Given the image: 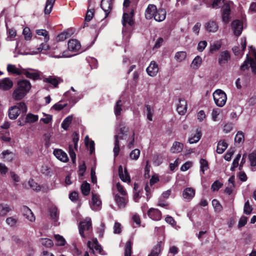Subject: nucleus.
I'll return each mask as SVG.
<instances>
[{"instance_id": "nucleus-19", "label": "nucleus", "mask_w": 256, "mask_h": 256, "mask_svg": "<svg viewBox=\"0 0 256 256\" xmlns=\"http://www.w3.org/2000/svg\"><path fill=\"white\" fill-rule=\"evenodd\" d=\"M158 72V64L154 61L150 62L148 66L146 68L148 74L150 76H154Z\"/></svg>"}, {"instance_id": "nucleus-48", "label": "nucleus", "mask_w": 256, "mask_h": 256, "mask_svg": "<svg viewBox=\"0 0 256 256\" xmlns=\"http://www.w3.org/2000/svg\"><path fill=\"white\" fill-rule=\"evenodd\" d=\"M72 120V116H68L63 120L62 124V127L65 130H66L68 128L70 124H71Z\"/></svg>"}, {"instance_id": "nucleus-54", "label": "nucleus", "mask_w": 256, "mask_h": 256, "mask_svg": "<svg viewBox=\"0 0 256 256\" xmlns=\"http://www.w3.org/2000/svg\"><path fill=\"white\" fill-rule=\"evenodd\" d=\"M221 47V43L218 41L214 42L210 44V52L212 53L218 51Z\"/></svg>"}, {"instance_id": "nucleus-59", "label": "nucleus", "mask_w": 256, "mask_h": 256, "mask_svg": "<svg viewBox=\"0 0 256 256\" xmlns=\"http://www.w3.org/2000/svg\"><path fill=\"white\" fill-rule=\"evenodd\" d=\"M54 238L56 241V244L60 246H63L66 244V240L61 236L59 234H55Z\"/></svg>"}, {"instance_id": "nucleus-49", "label": "nucleus", "mask_w": 256, "mask_h": 256, "mask_svg": "<svg viewBox=\"0 0 256 256\" xmlns=\"http://www.w3.org/2000/svg\"><path fill=\"white\" fill-rule=\"evenodd\" d=\"M248 158L251 166H256V151L252 152L250 154Z\"/></svg>"}, {"instance_id": "nucleus-6", "label": "nucleus", "mask_w": 256, "mask_h": 256, "mask_svg": "<svg viewBox=\"0 0 256 256\" xmlns=\"http://www.w3.org/2000/svg\"><path fill=\"white\" fill-rule=\"evenodd\" d=\"M47 42H44L42 43L40 46L36 49V50L31 52L29 53L26 54H36L40 52H42V54H46L48 50H54L56 49L54 48H50L48 44H47Z\"/></svg>"}, {"instance_id": "nucleus-37", "label": "nucleus", "mask_w": 256, "mask_h": 256, "mask_svg": "<svg viewBox=\"0 0 256 256\" xmlns=\"http://www.w3.org/2000/svg\"><path fill=\"white\" fill-rule=\"evenodd\" d=\"M39 242L40 244L46 248H50L53 245L54 243L52 240L48 238H42L39 240Z\"/></svg>"}, {"instance_id": "nucleus-60", "label": "nucleus", "mask_w": 256, "mask_h": 256, "mask_svg": "<svg viewBox=\"0 0 256 256\" xmlns=\"http://www.w3.org/2000/svg\"><path fill=\"white\" fill-rule=\"evenodd\" d=\"M28 184L34 190L39 191L41 189V187L36 182H34L33 180H30L28 181Z\"/></svg>"}, {"instance_id": "nucleus-27", "label": "nucleus", "mask_w": 256, "mask_h": 256, "mask_svg": "<svg viewBox=\"0 0 256 256\" xmlns=\"http://www.w3.org/2000/svg\"><path fill=\"white\" fill-rule=\"evenodd\" d=\"M1 158L6 162H12L15 158V154L12 151L6 150L2 152L0 154Z\"/></svg>"}, {"instance_id": "nucleus-62", "label": "nucleus", "mask_w": 256, "mask_h": 256, "mask_svg": "<svg viewBox=\"0 0 256 256\" xmlns=\"http://www.w3.org/2000/svg\"><path fill=\"white\" fill-rule=\"evenodd\" d=\"M252 208L250 204L249 200H248L244 204V212L246 214H250L252 212Z\"/></svg>"}, {"instance_id": "nucleus-40", "label": "nucleus", "mask_w": 256, "mask_h": 256, "mask_svg": "<svg viewBox=\"0 0 256 256\" xmlns=\"http://www.w3.org/2000/svg\"><path fill=\"white\" fill-rule=\"evenodd\" d=\"M115 200L120 208H124L125 207L126 203V200L125 198L116 195L115 196Z\"/></svg>"}, {"instance_id": "nucleus-44", "label": "nucleus", "mask_w": 256, "mask_h": 256, "mask_svg": "<svg viewBox=\"0 0 256 256\" xmlns=\"http://www.w3.org/2000/svg\"><path fill=\"white\" fill-rule=\"evenodd\" d=\"M186 56V52L183 51H180L176 53L174 58L176 61L180 62L184 60Z\"/></svg>"}, {"instance_id": "nucleus-31", "label": "nucleus", "mask_w": 256, "mask_h": 256, "mask_svg": "<svg viewBox=\"0 0 256 256\" xmlns=\"http://www.w3.org/2000/svg\"><path fill=\"white\" fill-rule=\"evenodd\" d=\"M23 68H19L14 64H8L7 66L8 72L16 75H20L22 74Z\"/></svg>"}, {"instance_id": "nucleus-51", "label": "nucleus", "mask_w": 256, "mask_h": 256, "mask_svg": "<svg viewBox=\"0 0 256 256\" xmlns=\"http://www.w3.org/2000/svg\"><path fill=\"white\" fill-rule=\"evenodd\" d=\"M200 172L204 174V172L208 168V162L204 158H201L200 161Z\"/></svg>"}, {"instance_id": "nucleus-20", "label": "nucleus", "mask_w": 256, "mask_h": 256, "mask_svg": "<svg viewBox=\"0 0 256 256\" xmlns=\"http://www.w3.org/2000/svg\"><path fill=\"white\" fill-rule=\"evenodd\" d=\"M148 216L154 220H160L162 218L160 212L156 208H151L148 212Z\"/></svg>"}, {"instance_id": "nucleus-25", "label": "nucleus", "mask_w": 256, "mask_h": 256, "mask_svg": "<svg viewBox=\"0 0 256 256\" xmlns=\"http://www.w3.org/2000/svg\"><path fill=\"white\" fill-rule=\"evenodd\" d=\"M180 115H184L187 110V102L184 100H180L176 108Z\"/></svg>"}, {"instance_id": "nucleus-45", "label": "nucleus", "mask_w": 256, "mask_h": 256, "mask_svg": "<svg viewBox=\"0 0 256 256\" xmlns=\"http://www.w3.org/2000/svg\"><path fill=\"white\" fill-rule=\"evenodd\" d=\"M50 214L51 218L53 219L54 220L56 221L58 216L57 208L55 206H52L50 209Z\"/></svg>"}, {"instance_id": "nucleus-21", "label": "nucleus", "mask_w": 256, "mask_h": 256, "mask_svg": "<svg viewBox=\"0 0 256 256\" xmlns=\"http://www.w3.org/2000/svg\"><path fill=\"white\" fill-rule=\"evenodd\" d=\"M28 78L33 80H36L40 78V74L35 70L31 69H24L22 74Z\"/></svg>"}, {"instance_id": "nucleus-50", "label": "nucleus", "mask_w": 256, "mask_h": 256, "mask_svg": "<svg viewBox=\"0 0 256 256\" xmlns=\"http://www.w3.org/2000/svg\"><path fill=\"white\" fill-rule=\"evenodd\" d=\"M132 242L130 240L127 242L125 246L124 256H131L132 252Z\"/></svg>"}, {"instance_id": "nucleus-53", "label": "nucleus", "mask_w": 256, "mask_h": 256, "mask_svg": "<svg viewBox=\"0 0 256 256\" xmlns=\"http://www.w3.org/2000/svg\"><path fill=\"white\" fill-rule=\"evenodd\" d=\"M244 134L242 132H238L235 136L234 141L236 144H242L244 141Z\"/></svg>"}, {"instance_id": "nucleus-1", "label": "nucleus", "mask_w": 256, "mask_h": 256, "mask_svg": "<svg viewBox=\"0 0 256 256\" xmlns=\"http://www.w3.org/2000/svg\"><path fill=\"white\" fill-rule=\"evenodd\" d=\"M31 88L30 82L26 80L18 81L17 86L12 93V98L16 100L23 98Z\"/></svg>"}, {"instance_id": "nucleus-22", "label": "nucleus", "mask_w": 256, "mask_h": 256, "mask_svg": "<svg viewBox=\"0 0 256 256\" xmlns=\"http://www.w3.org/2000/svg\"><path fill=\"white\" fill-rule=\"evenodd\" d=\"M13 86L12 81L9 78H4L0 80V89L7 90L10 89Z\"/></svg>"}, {"instance_id": "nucleus-46", "label": "nucleus", "mask_w": 256, "mask_h": 256, "mask_svg": "<svg viewBox=\"0 0 256 256\" xmlns=\"http://www.w3.org/2000/svg\"><path fill=\"white\" fill-rule=\"evenodd\" d=\"M11 210L10 207L4 204H0V216H4Z\"/></svg>"}, {"instance_id": "nucleus-35", "label": "nucleus", "mask_w": 256, "mask_h": 256, "mask_svg": "<svg viewBox=\"0 0 256 256\" xmlns=\"http://www.w3.org/2000/svg\"><path fill=\"white\" fill-rule=\"evenodd\" d=\"M202 136V132L201 130L199 129H197L196 130V134H194V136L188 139V142L190 144H195L198 142Z\"/></svg>"}, {"instance_id": "nucleus-34", "label": "nucleus", "mask_w": 256, "mask_h": 256, "mask_svg": "<svg viewBox=\"0 0 256 256\" xmlns=\"http://www.w3.org/2000/svg\"><path fill=\"white\" fill-rule=\"evenodd\" d=\"M183 148V144L175 142H174L172 147L170 148V151L172 153H178L180 152Z\"/></svg>"}, {"instance_id": "nucleus-36", "label": "nucleus", "mask_w": 256, "mask_h": 256, "mask_svg": "<svg viewBox=\"0 0 256 256\" xmlns=\"http://www.w3.org/2000/svg\"><path fill=\"white\" fill-rule=\"evenodd\" d=\"M228 144L226 142L222 140L218 142L216 148V152L219 154H222L228 147Z\"/></svg>"}, {"instance_id": "nucleus-47", "label": "nucleus", "mask_w": 256, "mask_h": 256, "mask_svg": "<svg viewBox=\"0 0 256 256\" xmlns=\"http://www.w3.org/2000/svg\"><path fill=\"white\" fill-rule=\"evenodd\" d=\"M36 34L38 36H44V42H48L50 38L48 34V32L46 30H36Z\"/></svg>"}, {"instance_id": "nucleus-17", "label": "nucleus", "mask_w": 256, "mask_h": 256, "mask_svg": "<svg viewBox=\"0 0 256 256\" xmlns=\"http://www.w3.org/2000/svg\"><path fill=\"white\" fill-rule=\"evenodd\" d=\"M157 8L155 5L150 4L145 11V17L147 20H150L154 16L157 12Z\"/></svg>"}, {"instance_id": "nucleus-18", "label": "nucleus", "mask_w": 256, "mask_h": 256, "mask_svg": "<svg viewBox=\"0 0 256 256\" xmlns=\"http://www.w3.org/2000/svg\"><path fill=\"white\" fill-rule=\"evenodd\" d=\"M54 156L60 160L66 162L68 160L67 154L60 149H56L53 152Z\"/></svg>"}, {"instance_id": "nucleus-24", "label": "nucleus", "mask_w": 256, "mask_h": 256, "mask_svg": "<svg viewBox=\"0 0 256 256\" xmlns=\"http://www.w3.org/2000/svg\"><path fill=\"white\" fill-rule=\"evenodd\" d=\"M88 246L92 252L96 250L99 253H100L102 252V248L98 244L96 238L93 239L92 242L88 241Z\"/></svg>"}, {"instance_id": "nucleus-15", "label": "nucleus", "mask_w": 256, "mask_h": 256, "mask_svg": "<svg viewBox=\"0 0 256 256\" xmlns=\"http://www.w3.org/2000/svg\"><path fill=\"white\" fill-rule=\"evenodd\" d=\"M80 44L76 40L72 39L68 42V48L69 51L78 52L80 48Z\"/></svg>"}, {"instance_id": "nucleus-10", "label": "nucleus", "mask_w": 256, "mask_h": 256, "mask_svg": "<svg viewBox=\"0 0 256 256\" xmlns=\"http://www.w3.org/2000/svg\"><path fill=\"white\" fill-rule=\"evenodd\" d=\"M21 212L24 216L30 222H33L36 220V218L31 210L27 206H23L21 208Z\"/></svg>"}, {"instance_id": "nucleus-13", "label": "nucleus", "mask_w": 256, "mask_h": 256, "mask_svg": "<svg viewBox=\"0 0 256 256\" xmlns=\"http://www.w3.org/2000/svg\"><path fill=\"white\" fill-rule=\"evenodd\" d=\"M118 170L119 177L122 181L128 183L130 182V178L126 168L123 170L122 166H120Z\"/></svg>"}, {"instance_id": "nucleus-55", "label": "nucleus", "mask_w": 256, "mask_h": 256, "mask_svg": "<svg viewBox=\"0 0 256 256\" xmlns=\"http://www.w3.org/2000/svg\"><path fill=\"white\" fill-rule=\"evenodd\" d=\"M140 155V150L138 148H136L130 152V157L132 160H137L139 158Z\"/></svg>"}, {"instance_id": "nucleus-58", "label": "nucleus", "mask_w": 256, "mask_h": 256, "mask_svg": "<svg viewBox=\"0 0 256 256\" xmlns=\"http://www.w3.org/2000/svg\"><path fill=\"white\" fill-rule=\"evenodd\" d=\"M17 222L18 219L13 216L8 218L6 220V224L11 227L14 226L17 223Z\"/></svg>"}, {"instance_id": "nucleus-33", "label": "nucleus", "mask_w": 256, "mask_h": 256, "mask_svg": "<svg viewBox=\"0 0 256 256\" xmlns=\"http://www.w3.org/2000/svg\"><path fill=\"white\" fill-rule=\"evenodd\" d=\"M162 250V242H158L155 246L151 251V252L148 256H159Z\"/></svg>"}, {"instance_id": "nucleus-64", "label": "nucleus", "mask_w": 256, "mask_h": 256, "mask_svg": "<svg viewBox=\"0 0 256 256\" xmlns=\"http://www.w3.org/2000/svg\"><path fill=\"white\" fill-rule=\"evenodd\" d=\"M220 112V110L218 108L214 109L212 112V119L214 121L218 120V116Z\"/></svg>"}, {"instance_id": "nucleus-3", "label": "nucleus", "mask_w": 256, "mask_h": 256, "mask_svg": "<svg viewBox=\"0 0 256 256\" xmlns=\"http://www.w3.org/2000/svg\"><path fill=\"white\" fill-rule=\"evenodd\" d=\"M79 233L84 238L88 237L92 232V221L90 218H86L80 222L78 225Z\"/></svg>"}, {"instance_id": "nucleus-43", "label": "nucleus", "mask_w": 256, "mask_h": 256, "mask_svg": "<svg viewBox=\"0 0 256 256\" xmlns=\"http://www.w3.org/2000/svg\"><path fill=\"white\" fill-rule=\"evenodd\" d=\"M202 62V58L199 56H196L192 61L190 66L193 69H197L200 66Z\"/></svg>"}, {"instance_id": "nucleus-41", "label": "nucleus", "mask_w": 256, "mask_h": 256, "mask_svg": "<svg viewBox=\"0 0 256 256\" xmlns=\"http://www.w3.org/2000/svg\"><path fill=\"white\" fill-rule=\"evenodd\" d=\"M90 184L86 182H83L81 185V191L84 196H88L90 192Z\"/></svg>"}, {"instance_id": "nucleus-38", "label": "nucleus", "mask_w": 256, "mask_h": 256, "mask_svg": "<svg viewBox=\"0 0 256 256\" xmlns=\"http://www.w3.org/2000/svg\"><path fill=\"white\" fill-rule=\"evenodd\" d=\"M70 92V91L66 92L64 94V96L66 97L68 96V100L70 101V102L71 103H72V104H75L76 103L82 98V96H81V95H78V96L70 95L69 96L68 95H69Z\"/></svg>"}, {"instance_id": "nucleus-9", "label": "nucleus", "mask_w": 256, "mask_h": 256, "mask_svg": "<svg viewBox=\"0 0 256 256\" xmlns=\"http://www.w3.org/2000/svg\"><path fill=\"white\" fill-rule=\"evenodd\" d=\"M232 28L234 34L239 36L241 34L243 30V24L240 20H235L232 23Z\"/></svg>"}, {"instance_id": "nucleus-42", "label": "nucleus", "mask_w": 256, "mask_h": 256, "mask_svg": "<svg viewBox=\"0 0 256 256\" xmlns=\"http://www.w3.org/2000/svg\"><path fill=\"white\" fill-rule=\"evenodd\" d=\"M25 119L26 123H33L38 121V115L28 113L26 115Z\"/></svg>"}, {"instance_id": "nucleus-61", "label": "nucleus", "mask_w": 256, "mask_h": 256, "mask_svg": "<svg viewBox=\"0 0 256 256\" xmlns=\"http://www.w3.org/2000/svg\"><path fill=\"white\" fill-rule=\"evenodd\" d=\"M212 205L216 212H219L222 210V206L216 200H213L212 201Z\"/></svg>"}, {"instance_id": "nucleus-63", "label": "nucleus", "mask_w": 256, "mask_h": 256, "mask_svg": "<svg viewBox=\"0 0 256 256\" xmlns=\"http://www.w3.org/2000/svg\"><path fill=\"white\" fill-rule=\"evenodd\" d=\"M69 154L72 158V160L73 162H74L76 158V154L74 152V150H76L72 145L69 146Z\"/></svg>"}, {"instance_id": "nucleus-23", "label": "nucleus", "mask_w": 256, "mask_h": 256, "mask_svg": "<svg viewBox=\"0 0 256 256\" xmlns=\"http://www.w3.org/2000/svg\"><path fill=\"white\" fill-rule=\"evenodd\" d=\"M166 12L164 8H160L157 10V12H156L153 18L154 20L160 22L164 20L166 17Z\"/></svg>"}, {"instance_id": "nucleus-39", "label": "nucleus", "mask_w": 256, "mask_h": 256, "mask_svg": "<svg viewBox=\"0 0 256 256\" xmlns=\"http://www.w3.org/2000/svg\"><path fill=\"white\" fill-rule=\"evenodd\" d=\"M56 0H47L44 8V13L48 14L51 12Z\"/></svg>"}, {"instance_id": "nucleus-57", "label": "nucleus", "mask_w": 256, "mask_h": 256, "mask_svg": "<svg viewBox=\"0 0 256 256\" xmlns=\"http://www.w3.org/2000/svg\"><path fill=\"white\" fill-rule=\"evenodd\" d=\"M42 114L44 118H40V121L42 122L45 124H48L52 121V116L49 114H46L44 112H42Z\"/></svg>"}, {"instance_id": "nucleus-32", "label": "nucleus", "mask_w": 256, "mask_h": 256, "mask_svg": "<svg viewBox=\"0 0 256 256\" xmlns=\"http://www.w3.org/2000/svg\"><path fill=\"white\" fill-rule=\"evenodd\" d=\"M122 138L118 135H116L114 136V146L113 149V152L114 153V157H116L120 152V144H119V139H122Z\"/></svg>"}, {"instance_id": "nucleus-30", "label": "nucleus", "mask_w": 256, "mask_h": 256, "mask_svg": "<svg viewBox=\"0 0 256 256\" xmlns=\"http://www.w3.org/2000/svg\"><path fill=\"white\" fill-rule=\"evenodd\" d=\"M230 7L228 4H224L222 10V21L225 23H228L229 22V15L230 14Z\"/></svg>"}, {"instance_id": "nucleus-56", "label": "nucleus", "mask_w": 256, "mask_h": 256, "mask_svg": "<svg viewBox=\"0 0 256 256\" xmlns=\"http://www.w3.org/2000/svg\"><path fill=\"white\" fill-rule=\"evenodd\" d=\"M22 34H24V39L26 40H31L32 35L30 32V30L28 28L26 27L24 28L22 31Z\"/></svg>"}, {"instance_id": "nucleus-5", "label": "nucleus", "mask_w": 256, "mask_h": 256, "mask_svg": "<svg viewBox=\"0 0 256 256\" xmlns=\"http://www.w3.org/2000/svg\"><path fill=\"white\" fill-rule=\"evenodd\" d=\"M213 98L216 104L219 107L224 106L227 100L226 94L220 89H218L214 92Z\"/></svg>"}, {"instance_id": "nucleus-29", "label": "nucleus", "mask_w": 256, "mask_h": 256, "mask_svg": "<svg viewBox=\"0 0 256 256\" xmlns=\"http://www.w3.org/2000/svg\"><path fill=\"white\" fill-rule=\"evenodd\" d=\"M44 82H48L54 86L56 88L58 85L62 82L60 78L54 76H50L44 79Z\"/></svg>"}, {"instance_id": "nucleus-12", "label": "nucleus", "mask_w": 256, "mask_h": 256, "mask_svg": "<svg viewBox=\"0 0 256 256\" xmlns=\"http://www.w3.org/2000/svg\"><path fill=\"white\" fill-rule=\"evenodd\" d=\"M206 30L208 32H216L218 29V23L214 20L208 21L204 25Z\"/></svg>"}, {"instance_id": "nucleus-14", "label": "nucleus", "mask_w": 256, "mask_h": 256, "mask_svg": "<svg viewBox=\"0 0 256 256\" xmlns=\"http://www.w3.org/2000/svg\"><path fill=\"white\" fill-rule=\"evenodd\" d=\"M56 48L58 49V52H54L52 57L55 58H68L71 57L74 54H68V51H62L61 46L60 45L56 46Z\"/></svg>"}, {"instance_id": "nucleus-52", "label": "nucleus", "mask_w": 256, "mask_h": 256, "mask_svg": "<svg viewBox=\"0 0 256 256\" xmlns=\"http://www.w3.org/2000/svg\"><path fill=\"white\" fill-rule=\"evenodd\" d=\"M145 107L146 108V112H147V114H146L147 118L149 120L152 121V116H153L154 112V108H152L151 107V106L148 104L146 105Z\"/></svg>"}, {"instance_id": "nucleus-11", "label": "nucleus", "mask_w": 256, "mask_h": 256, "mask_svg": "<svg viewBox=\"0 0 256 256\" xmlns=\"http://www.w3.org/2000/svg\"><path fill=\"white\" fill-rule=\"evenodd\" d=\"M100 7L105 13V18L107 17L112 8V0H102Z\"/></svg>"}, {"instance_id": "nucleus-28", "label": "nucleus", "mask_w": 256, "mask_h": 256, "mask_svg": "<svg viewBox=\"0 0 256 256\" xmlns=\"http://www.w3.org/2000/svg\"><path fill=\"white\" fill-rule=\"evenodd\" d=\"M230 59V53L227 51H224L220 53L218 58V63L220 66L226 64Z\"/></svg>"}, {"instance_id": "nucleus-7", "label": "nucleus", "mask_w": 256, "mask_h": 256, "mask_svg": "<svg viewBox=\"0 0 256 256\" xmlns=\"http://www.w3.org/2000/svg\"><path fill=\"white\" fill-rule=\"evenodd\" d=\"M90 206L93 210H98L101 208V201L99 196L94 192H92V200L90 202Z\"/></svg>"}, {"instance_id": "nucleus-16", "label": "nucleus", "mask_w": 256, "mask_h": 256, "mask_svg": "<svg viewBox=\"0 0 256 256\" xmlns=\"http://www.w3.org/2000/svg\"><path fill=\"white\" fill-rule=\"evenodd\" d=\"M195 196V190L192 188H186L182 192V197L187 201H190Z\"/></svg>"}, {"instance_id": "nucleus-2", "label": "nucleus", "mask_w": 256, "mask_h": 256, "mask_svg": "<svg viewBox=\"0 0 256 256\" xmlns=\"http://www.w3.org/2000/svg\"><path fill=\"white\" fill-rule=\"evenodd\" d=\"M249 48L251 54L254 56V59L250 58L248 54H247L246 59L241 66L240 68L242 70H247L250 64L252 72L256 74V50L252 46H249Z\"/></svg>"}, {"instance_id": "nucleus-8", "label": "nucleus", "mask_w": 256, "mask_h": 256, "mask_svg": "<svg viewBox=\"0 0 256 256\" xmlns=\"http://www.w3.org/2000/svg\"><path fill=\"white\" fill-rule=\"evenodd\" d=\"M124 101L122 100H118L114 106V115L116 116L117 119L119 118V116L122 114V112L124 111Z\"/></svg>"}, {"instance_id": "nucleus-4", "label": "nucleus", "mask_w": 256, "mask_h": 256, "mask_svg": "<svg viewBox=\"0 0 256 256\" xmlns=\"http://www.w3.org/2000/svg\"><path fill=\"white\" fill-rule=\"evenodd\" d=\"M27 107L25 103L20 102L17 105L12 106L8 110V116L10 119L15 120L20 115V112L26 113Z\"/></svg>"}, {"instance_id": "nucleus-26", "label": "nucleus", "mask_w": 256, "mask_h": 256, "mask_svg": "<svg viewBox=\"0 0 256 256\" xmlns=\"http://www.w3.org/2000/svg\"><path fill=\"white\" fill-rule=\"evenodd\" d=\"M132 12H131L130 14H128L126 12L124 13L122 16V24L124 27L126 26L127 24L130 26H132L134 22L132 20Z\"/></svg>"}]
</instances>
